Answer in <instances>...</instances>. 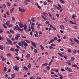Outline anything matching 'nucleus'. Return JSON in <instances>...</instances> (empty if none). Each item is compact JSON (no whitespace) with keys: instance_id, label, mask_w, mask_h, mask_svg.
Wrapping results in <instances>:
<instances>
[{"instance_id":"nucleus-23","label":"nucleus","mask_w":79,"mask_h":79,"mask_svg":"<svg viewBox=\"0 0 79 79\" xmlns=\"http://www.w3.org/2000/svg\"><path fill=\"white\" fill-rule=\"evenodd\" d=\"M14 9H15L14 8H13L10 10V13H11L13 12V10H14Z\"/></svg>"},{"instance_id":"nucleus-57","label":"nucleus","mask_w":79,"mask_h":79,"mask_svg":"<svg viewBox=\"0 0 79 79\" xmlns=\"http://www.w3.org/2000/svg\"><path fill=\"white\" fill-rule=\"evenodd\" d=\"M31 32H30V34L31 35V36H32V31H31Z\"/></svg>"},{"instance_id":"nucleus-13","label":"nucleus","mask_w":79,"mask_h":79,"mask_svg":"<svg viewBox=\"0 0 79 79\" xmlns=\"http://www.w3.org/2000/svg\"><path fill=\"white\" fill-rule=\"evenodd\" d=\"M11 76H12V77L10 78V79H14V77H15V74H13L11 75Z\"/></svg>"},{"instance_id":"nucleus-1","label":"nucleus","mask_w":79,"mask_h":79,"mask_svg":"<svg viewBox=\"0 0 79 79\" xmlns=\"http://www.w3.org/2000/svg\"><path fill=\"white\" fill-rule=\"evenodd\" d=\"M20 36L21 35H20V34L18 33L16 35V37H15V39L16 40H18L19 39V37H20Z\"/></svg>"},{"instance_id":"nucleus-17","label":"nucleus","mask_w":79,"mask_h":79,"mask_svg":"<svg viewBox=\"0 0 79 79\" xmlns=\"http://www.w3.org/2000/svg\"><path fill=\"white\" fill-rule=\"evenodd\" d=\"M40 26H41V24H39L37 26V29H40Z\"/></svg>"},{"instance_id":"nucleus-60","label":"nucleus","mask_w":79,"mask_h":79,"mask_svg":"<svg viewBox=\"0 0 79 79\" xmlns=\"http://www.w3.org/2000/svg\"><path fill=\"white\" fill-rule=\"evenodd\" d=\"M11 71V69H9L7 71V73H9Z\"/></svg>"},{"instance_id":"nucleus-38","label":"nucleus","mask_w":79,"mask_h":79,"mask_svg":"<svg viewBox=\"0 0 79 79\" xmlns=\"http://www.w3.org/2000/svg\"><path fill=\"white\" fill-rule=\"evenodd\" d=\"M27 58H28V57L30 56V54H28L26 56Z\"/></svg>"},{"instance_id":"nucleus-22","label":"nucleus","mask_w":79,"mask_h":79,"mask_svg":"<svg viewBox=\"0 0 79 79\" xmlns=\"http://www.w3.org/2000/svg\"><path fill=\"white\" fill-rule=\"evenodd\" d=\"M0 49L3 50V47H2V46L0 45Z\"/></svg>"},{"instance_id":"nucleus-51","label":"nucleus","mask_w":79,"mask_h":79,"mask_svg":"<svg viewBox=\"0 0 79 79\" xmlns=\"http://www.w3.org/2000/svg\"><path fill=\"white\" fill-rule=\"evenodd\" d=\"M68 52L69 53H71V52H72V51H71V49H69L68 50Z\"/></svg>"},{"instance_id":"nucleus-25","label":"nucleus","mask_w":79,"mask_h":79,"mask_svg":"<svg viewBox=\"0 0 79 79\" xmlns=\"http://www.w3.org/2000/svg\"><path fill=\"white\" fill-rule=\"evenodd\" d=\"M18 31H22L23 29H21L19 27L18 28Z\"/></svg>"},{"instance_id":"nucleus-48","label":"nucleus","mask_w":79,"mask_h":79,"mask_svg":"<svg viewBox=\"0 0 79 79\" xmlns=\"http://www.w3.org/2000/svg\"><path fill=\"white\" fill-rule=\"evenodd\" d=\"M18 45L19 46H21V43L19 42L18 44Z\"/></svg>"},{"instance_id":"nucleus-9","label":"nucleus","mask_w":79,"mask_h":79,"mask_svg":"<svg viewBox=\"0 0 79 79\" xmlns=\"http://www.w3.org/2000/svg\"><path fill=\"white\" fill-rule=\"evenodd\" d=\"M72 67L73 68H76V67H77V66L75 64H73Z\"/></svg>"},{"instance_id":"nucleus-43","label":"nucleus","mask_w":79,"mask_h":79,"mask_svg":"<svg viewBox=\"0 0 79 79\" xmlns=\"http://www.w3.org/2000/svg\"><path fill=\"white\" fill-rule=\"evenodd\" d=\"M6 40H7V42H10V39H8L7 38H6Z\"/></svg>"},{"instance_id":"nucleus-41","label":"nucleus","mask_w":79,"mask_h":79,"mask_svg":"<svg viewBox=\"0 0 79 79\" xmlns=\"http://www.w3.org/2000/svg\"><path fill=\"white\" fill-rule=\"evenodd\" d=\"M31 27L32 31L34 32V27L32 26H31Z\"/></svg>"},{"instance_id":"nucleus-7","label":"nucleus","mask_w":79,"mask_h":79,"mask_svg":"<svg viewBox=\"0 0 79 79\" xmlns=\"http://www.w3.org/2000/svg\"><path fill=\"white\" fill-rule=\"evenodd\" d=\"M71 61L70 60H69V61H67L66 62V63H68V64H69V65H71Z\"/></svg>"},{"instance_id":"nucleus-52","label":"nucleus","mask_w":79,"mask_h":79,"mask_svg":"<svg viewBox=\"0 0 79 79\" xmlns=\"http://www.w3.org/2000/svg\"><path fill=\"white\" fill-rule=\"evenodd\" d=\"M48 14L49 16H50V17H52V15L51 14H50V13H48Z\"/></svg>"},{"instance_id":"nucleus-49","label":"nucleus","mask_w":79,"mask_h":79,"mask_svg":"<svg viewBox=\"0 0 79 79\" xmlns=\"http://www.w3.org/2000/svg\"><path fill=\"white\" fill-rule=\"evenodd\" d=\"M57 42H61V39H59L58 40H57Z\"/></svg>"},{"instance_id":"nucleus-21","label":"nucleus","mask_w":79,"mask_h":79,"mask_svg":"<svg viewBox=\"0 0 79 79\" xmlns=\"http://www.w3.org/2000/svg\"><path fill=\"white\" fill-rule=\"evenodd\" d=\"M53 42H54V40L52 39L49 42V44H51V43H52Z\"/></svg>"},{"instance_id":"nucleus-27","label":"nucleus","mask_w":79,"mask_h":79,"mask_svg":"<svg viewBox=\"0 0 79 79\" xmlns=\"http://www.w3.org/2000/svg\"><path fill=\"white\" fill-rule=\"evenodd\" d=\"M31 68V64L29 63L28 65V68L30 69Z\"/></svg>"},{"instance_id":"nucleus-32","label":"nucleus","mask_w":79,"mask_h":79,"mask_svg":"<svg viewBox=\"0 0 79 79\" xmlns=\"http://www.w3.org/2000/svg\"><path fill=\"white\" fill-rule=\"evenodd\" d=\"M34 53H37V50H36L35 48L34 49Z\"/></svg>"},{"instance_id":"nucleus-53","label":"nucleus","mask_w":79,"mask_h":79,"mask_svg":"<svg viewBox=\"0 0 79 79\" xmlns=\"http://www.w3.org/2000/svg\"><path fill=\"white\" fill-rule=\"evenodd\" d=\"M53 6H54L55 9H56V8H57V6L56 5H53Z\"/></svg>"},{"instance_id":"nucleus-44","label":"nucleus","mask_w":79,"mask_h":79,"mask_svg":"<svg viewBox=\"0 0 79 79\" xmlns=\"http://www.w3.org/2000/svg\"><path fill=\"white\" fill-rule=\"evenodd\" d=\"M3 26L4 28H5V29H7V27H6V26H5V25L3 24Z\"/></svg>"},{"instance_id":"nucleus-3","label":"nucleus","mask_w":79,"mask_h":79,"mask_svg":"<svg viewBox=\"0 0 79 79\" xmlns=\"http://www.w3.org/2000/svg\"><path fill=\"white\" fill-rule=\"evenodd\" d=\"M31 43L32 44V46L34 47V48H36V44L34 43L32 41L31 42Z\"/></svg>"},{"instance_id":"nucleus-28","label":"nucleus","mask_w":79,"mask_h":79,"mask_svg":"<svg viewBox=\"0 0 79 79\" xmlns=\"http://www.w3.org/2000/svg\"><path fill=\"white\" fill-rule=\"evenodd\" d=\"M29 29H28V32H29V31H31V27L29 25Z\"/></svg>"},{"instance_id":"nucleus-35","label":"nucleus","mask_w":79,"mask_h":79,"mask_svg":"<svg viewBox=\"0 0 79 79\" xmlns=\"http://www.w3.org/2000/svg\"><path fill=\"white\" fill-rule=\"evenodd\" d=\"M60 3H65L64 1L60 0Z\"/></svg>"},{"instance_id":"nucleus-34","label":"nucleus","mask_w":79,"mask_h":79,"mask_svg":"<svg viewBox=\"0 0 79 79\" xmlns=\"http://www.w3.org/2000/svg\"><path fill=\"white\" fill-rule=\"evenodd\" d=\"M57 54L58 55H59L60 56H62V57H63V55H62V54L59 53H58Z\"/></svg>"},{"instance_id":"nucleus-30","label":"nucleus","mask_w":79,"mask_h":79,"mask_svg":"<svg viewBox=\"0 0 79 79\" xmlns=\"http://www.w3.org/2000/svg\"><path fill=\"white\" fill-rule=\"evenodd\" d=\"M72 18H73V19H74V18H75V17H76V15H74V14H73L72 15Z\"/></svg>"},{"instance_id":"nucleus-18","label":"nucleus","mask_w":79,"mask_h":79,"mask_svg":"<svg viewBox=\"0 0 79 79\" xmlns=\"http://www.w3.org/2000/svg\"><path fill=\"white\" fill-rule=\"evenodd\" d=\"M10 21H8V22H6V26H9V24H10Z\"/></svg>"},{"instance_id":"nucleus-31","label":"nucleus","mask_w":79,"mask_h":79,"mask_svg":"<svg viewBox=\"0 0 79 79\" xmlns=\"http://www.w3.org/2000/svg\"><path fill=\"white\" fill-rule=\"evenodd\" d=\"M69 21L70 22V23H71L72 24H76V23H74L72 21Z\"/></svg>"},{"instance_id":"nucleus-58","label":"nucleus","mask_w":79,"mask_h":79,"mask_svg":"<svg viewBox=\"0 0 79 79\" xmlns=\"http://www.w3.org/2000/svg\"><path fill=\"white\" fill-rule=\"evenodd\" d=\"M74 57H72L71 58V61H74Z\"/></svg>"},{"instance_id":"nucleus-37","label":"nucleus","mask_w":79,"mask_h":79,"mask_svg":"<svg viewBox=\"0 0 79 79\" xmlns=\"http://www.w3.org/2000/svg\"><path fill=\"white\" fill-rule=\"evenodd\" d=\"M35 37H39V35H38V34H35Z\"/></svg>"},{"instance_id":"nucleus-46","label":"nucleus","mask_w":79,"mask_h":79,"mask_svg":"<svg viewBox=\"0 0 79 79\" xmlns=\"http://www.w3.org/2000/svg\"><path fill=\"white\" fill-rule=\"evenodd\" d=\"M60 77V79H63V77L62 76V75H61V76H59Z\"/></svg>"},{"instance_id":"nucleus-33","label":"nucleus","mask_w":79,"mask_h":79,"mask_svg":"<svg viewBox=\"0 0 79 79\" xmlns=\"http://www.w3.org/2000/svg\"><path fill=\"white\" fill-rule=\"evenodd\" d=\"M46 69H47L48 70H50V67H49L48 66H47L46 67Z\"/></svg>"},{"instance_id":"nucleus-19","label":"nucleus","mask_w":79,"mask_h":79,"mask_svg":"<svg viewBox=\"0 0 79 79\" xmlns=\"http://www.w3.org/2000/svg\"><path fill=\"white\" fill-rule=\"evenodd\" d=\"M41 16H42L43 18L44 19V20H46L47 21V18H46L43 15H41Z\"/></svg>"},{"instance_id":"nucleus-2","label":"nucleus","mask_w":79,"mask_h":79,"mask_svg":"<svg viewBox=\"0 0 79 79\" xmlns=\"http://www.w3.org/2000/svg\"><path fill=\"white\" fill-rule=\"evenodd\" d=\"M19 26L21 28H23L24 27V25L22 22H19Z\"/></svg>"},{"instance_id":"nucleus-24","label":"nucleus","mask_w":79,"mask_h":79,"mask_svg":"<svg viewBox=\"0 0 79 79\" xmlns=\"http://www.w3.org/2000/svg\"><path fill=\"white\" fill-rule=\"evenodd\" d=\"M31 26H32V27H34V26H35V23L33 22H32V23H31Z\"/></svg>"},{"instance_id":"nucleus-61","label":"nucleus","mask_w":79,"mask_h":79,"mask_svg":"<svg viewBox=\"0 0 79 79\" xmlns=\"http://www.w3.org/2000/svg\"><path fill=\"white\" fill-rule=\"evenodd\" d=\"M56 28L54 27L52 28V30H53V31H56Z\"/></svg>"},{"instance_id":"nucleus-64","label":"nucleus","mask_w":79,"mask_h":79,"mask_svg":"<svg viewBox=\"0 0 79 79\" xmlns=\"http://www.w3.org/2000/svg\"><path fill=\"white\" fill-rule=\"evenodd\" d=\"M10 51H14V48H11L10 49Z\"/></svg>"},{"instance_id":"nucleus-15","label":"nucleus","mask_w":79,"mask_h":79,"mask_svg":"<svg viewBox=\"0 0 79 79\" xmlns=\"http://www.w3.org/2000/svg\"><path fill=\"white\" fill-rule=\"evenodd\" d=\"M16 26H15V27L14 28V30H15L16 29H18V25H16Z\"/></svg>"},{"instance_id":"nucleus-56","label":"nucleus","mask_w":79,"mask_h":79,"mask_svg":"<svg viewBox=\"0 0 79 79\" xmlns=\"http://www.w3.org/2000/svg\"><path fill=\"white\" fill-rule=\"evenodd\" d=\"M15 50V52L19 51V49L18 48H16Z\"/></svg>"},{"instance_id":"nucleus-59","label":"nucleus","mask_w":79,"mask_h":79,"mask_svg":"<svg viewBox=\"0 0 79 79\" xmlns=\"http://www.w3.org/2000/svg\"><path fill=\"white\" fill-rule=\"evenodd\" d=\"M51 64H52V62H49L48 64V66H50Z\"/></svg>"},{"instance_id":"nucleus-5","label":"nucleus","mask_w":79,"mask_h":79,"mask_svg":"<svg viewBox=\"0 0 79 79\" xmlns=\"http://www.w3.org/2000/svg\"><path fill=\"white\" fill-rule=\"evenodd\" d=\"M26 42L25 41H22L21 42V47H24V45L25 43Z\"/></svg>"},{"instance_id":"nucleus-8","label":"nucleus","mask_w":79,"mask_h":79,"mask_svg":"<svg viewBox=\"0 0 79 79\" xmlns=\"http://www.w3.org/2000/svg\"><path fill=\"white\" fill-rule=\"evenodd\" d=\"M24 29L25 32H27V31H28L27 30H26V29H27V26L24 27Z\"/></svg>"},{"instance_id":"nucleus-62","label":"nucleus","mask_w":79,"mask_h":79,"mask_svg":"<svg viewBox=\"0 0 79 79\" xmlns=\"http://www.w3.org/2000/svg\"><path fill=\"white\" fill-rule=\"evenodd\" d=\"M25 42H26L27 43H29V41L28 40H25Z\"/></svg>"},{"instance_id":"nucleus-12","label":"nucleus","mask_w":79,"mask_h":79,"mask_svg":"<svg viewBox=\"0 0 79 79\" xmlns=\"http://www.w3.org/2000/svg\"><path fill=\"white\" fill-rule=\"evenodd\" d=\"M68 71L70 73H73V71H72V70H71V68H70L68 69Z\"/></svg>"},{"instance_id":"nucleus-29","label":"nucleus","mask_w":79,"mask_h":79,"mask_svg":"<svg viewBox=\"0 0 79 79\" xmlns=\"http://www.w3.org/2000/svg\"><path fill=\"white\" fill-rule=\"evenodd\" d=\"M50 23V21L48 20H47L45 22V23L46 24H49Z\"/></svg>"},{"instance_id":"nucleus-63","label":"nucleus","mask_w":79,"mask_h":79,"mask_svg":"<svg viewBox=\"0 0 79 79\" xmlns=\"http://www.w3.org/2000/svg\"><path fill=\"white\" fill-rule=\"evenodd\" d=\"M61 71H65V70L64 69H61Z\"/></svg>"},{"instance_id":"nucleus-39","label":"nucleus","mask_w":79,"mask_h":79,"mask_svg":"<svg viewBox=\"0 0 79 79\" xmlns=\"http://www.w3.org/2000/svg\"><path fill=\"white\" fill-rule=\"evenodd\" d=\"M6 67H5L4 68V69L3 71L5 72H6Z\"/></svg>"},{"instance_id":"nucleus-50","label":"nucleus","mask_w":79,"mask_h":79,"mask_svg":"<svg viewBox=\"0 0 79 79\" xmlns=\"http://www.w3.org/2000/svg\"><path fill=\"white\" fill-rule=\"evenodd\" d=\"M3 5L4 8H6V5H5V4H3Z\"/></svg>"},{"instance_id":"nucleus-11","label":"nucleus","mask_w":79,"mask_h":79,"mask_svg":"<svg viewBox=\"0 0 79 79\" xmlns=\"http://www.w3.org/2000/svg\"><path fill=\"white\" fill-rule=\"evenodd\" d=\"M10 31L11 33H12V34H15V32H14V31L13 30H10Z\"/></svg>"},{"instance_id":"nucleus-20","label":"nucleus","mask_w":79,"mask_h":79,"mask_svg":"<svg viewBox=\"0 0 79 79\" xmlns=\"http://www.w3.org/2000/svg\"><path fill=\"white\" fill-rule=\"evenodd\" d=\"M31 21H32L33 22H34V21H35V20H34V18L33 17L31 18Z\"/></svg>"},{"instance_id":"nucleus-10","label":"nucleus","mask_w":79,"mask_h":79,"mask_svg":"<svg viewBox=\"0 0 79 79\" xmlns=\"http://www.w3.org/2000/svg\"><path fill=\"white\" fill-rule=\"evenodd\" d=\"M15 71H17V70H18V66H16V65H15Z\"/></svg>"},{"instance_id":"nucleus-55","label":"nucleus","mask_w":79,"mask_h":79,"mask_svg":"<svg viewBox=\"0 0 79 79\" xmlns=\"http://www.w3.org/2000/svg\"><path fill=\"white\" fill-rule=\"evenodd\" d=\"M10 55H11V54L10 53H8L7 54V56H10Z\"/></svg>"},{"instance_id":"nucleus-36","label":"nucleus","mask_w":79,"mask_h":79,"mask_svg":"<svg viewBox=\"0 0 79 79\" xmlns=\"http://www.w3.org/2000/svg\"><path fill=\"white\" fill-rule=\"evenodd\" d=\"M12 21H15V18L14 17H12Z\"/></svg>"},{"instance_id":"nucleus-40","label":"nucleus","mask_w":79,"mask_h":79,"mask_svg":"<svg viewBox=\"0 0 79 79\" xmlns=\"http://www.w3.org/2000/svg\"><path fill=\"white\" fill-rule=\"evenodd\" d=\"M43 3L44 5H47V2H44Z\"/></svg>"},{"instance_id":"nucleus-14","label":"nucleus","mask_w":79,"mask_h":79,"mask_svg":"<svg viewBox=\"0 0 79 79\" xmlns=\"http://www.w3.org/2000/svg\"><path fill=\"white\" fill-rule=\"evenodd\" d=\"M23 68H24L25 71H28V68H27L26 66H24Z\"/></svg>"},{"instance_id":"nucleus-26","label":"nucleus","mask_w":79,"mask_h":79,"mask_svg":"<svg viewBox=\"0 0 79 79\" xmlns=\"http://www.w3.org/2000/svg\"><path fill=\"white\" fill-rule=\"evenodd\" d=\"M28 46V44L26 43H25V44H24V46L25 47H27Z\"/></svg>"},{"instance_id":"nucleus-45","label":"nucleus","mask_w":79,"mask_h":79,"mask_svg":"<svg viewBox=\"0 0 79 79\" xmlns=\"http://www.w3.org/2000/svg\"><path fill=\"white\" fill-rule=\"evenodd\" d=\"M3 17L4 18H6V14H5L3 16Z\"/></svg>"},{"instance_id":"nucleus-16","label":"nucleus","mask_w":79,"mask_h":79,"mask_svg":"<svg viewBox=\"0 0 79 79\" xmlns=\"http://www.w3.org/2000/svg\"><path fill=\"white\" fill-rule=\"evenodd\" d=\"M40 46L41 47V50H44V47H43V46H42V45H40Z\"/></svg>"},{"instance_id":"nucleus-6","label":"nucleus","mask_w":79,"mask_h":79,"mask_svg":"<svg viewBox=\"0 0 79 79\" xmlns=\"http://www.w3.org/2000/svg\"><path fill=\"white\" fill-rule=\"evenodd\" d=\"M0 57L1 58L2 61H5V60H6V59L5 58H3V56H1Z\"/></svg>"},{"instance_id":"nucleus-42","label":"nucleus","mask_w":79,"mask_h":79,"mask_svg":"<svg viewBox=\"0 0 79 79\" xmlns=\"http://www.w3.org/2000/svg\"><path fill=\"white\" fill-rule=\"evenodd\" d=\"M8 26L9 27H12V26H13V25H12L11 24H10L9 25H8Z\"/></svg>"},{"instance_id":"nucleus-54","label":"nucleus","mask_w":79,"mask_h":79,"mask_svg":"<svg viewBox=\"0 0 79 79\" xmlns=\"http://www.w3.org/2000/svg\"><path fill=\"white\" fill-rule=\"evenodd\" d=\"M7 5H8V6H10V5H11V4H10V3L7 2Z\"/></svg>"},{"instance_id":"nucleus-47","label":"nucleus","mask_w":79,"mask_h":79,"mask_svg":"<svg viewBox=\"0 0 79 79\" xmlns=\"http://www.w3.org/2000/svg\"><path fill=\"white\" fill-rule=\"evenodd\" d=\"M16 47H17L18 48H20V47L18 45H16Z\"/></svg>"},{"instance_id":"nucleus-4","label":"nucleus","mask_w":79,"mask_h":79,"mask_svg":"<svg viewBox=\"0 0 79 79\" xmlns=\"http://www.w3.org/2000/svg\"><path fill=\"white\" fill-rule=\"evenodd\" d=\"M19 11H21V12L24 13V12L25 11V10H24V9H21L20 8H19Z\"/></svg>"}]
</instances>
